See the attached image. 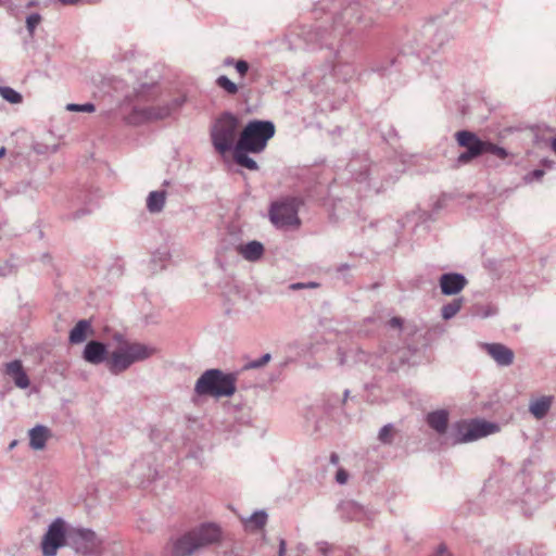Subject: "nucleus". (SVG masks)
I'll return each mask as SVG.
<instances>
[{"instance_id":"obj_1","label":"nucleus","mask_w":556,"mask_h":556,"mask_svg":"<svg viewBox=\"0 0 556 556\" xmlns=\"http://www.w3.org/2000/svg\"><path fill=\"white\" fill-rule=\"evenodd\" d=\"M362 2H372V0H357L348 5H343L342 0L320 1L316 4L314 13L316 16L324 13L326 16L312 29L303 31L304 41L307 46L314 48H327L334 50L337 63L340 62V47L345 41V36L356 30L367 28L372 25L374 17L359 13Z\"/></svg>"},{"instance_id":"obj_2","label":"nucleus","mask_w":556,"mask_h":556,"mask_svg":"<svg viewBox=\"0 0 556 556\" xmlns=\"http://www.w3.org/2000/svg\"><path fill=\"white\" fill-rule=\"evenodd\" d=\"M222 528L214 522H203L185 532L173 542L172 556H191L192 554L220 543Z\"/></svg>"},{"instance_id":"obj_3","label":"nucleus","mask_w":556,"mask_h":556,"mask_svg":"<svg viewBox=\"0 0 556 556\" xmlns=\"http://www.w3.org/2000/svg\"><path fill=\"white\" fill-rule=\"evenodd\" d=\"M237 375L212 368L205 370L197 380L194 392L199 396L229 397L235 394Z\"/></svg>"},{"instance_id":"obj_4","label":"nucleus","mask_w":556,"mask_h":556,"mask_svg":"<svg viewBox=\"0 0 556 556\" xmlns=\"http://www.w3.org/2000/svg\"><path fill=\"white\" fill-rule=\"evenodd\" d=\"M276 127L271 121L252 119L243 127L236 144L247 148L253 154L261 153L275 136Z\"/></svg>"},{"instance_id":"obj_5","label":"nucleus","mask_w":556,"mask_h":556,"mask_svg":"<svg viewBox=\"0 0 556 556\" xmlns=\"http://www.w3.org/2000/svg\"><path fill=\"white\" fill-rule=\"evenodd\" d=\"M238 130L239 118L231 112L222 113L211 129V139L215 150L219 153L233 151Z\"/></svg>"},{"instance_id":"obj_6","label":"nucleus","mask_w":556,"mask_h":556,"mask_svg":"<svg viewBox=\"0 0 556 556\" xmlns=\"http://www.w3.org/2000/svg\"><path fill=\"white\" fill-rule=\"evenodd\" d=\"M456 443L471 442L480 438L496 433L500 426L496 422L472 419L470 421L462 420L453 425L452 428Z\"/></svg>"},{"instance_id":"obj_7","label":"nucleus","mask_w":556,"mask_h":556,"mask_svg":"<svg viewBox=\"0 0 556 556\" xmlns=\"http://www.w3.org/2000/svg\"><path fill=\"white\" fill-rule=\"evenodd\" d=\"M450 39V34L445 27H441L435 21L426 23L419 37L416 38V52L428 56V52L434 53Z\"/></svg>"},{"instance_id":"obj_8","label":"nucleus","mask_w":556,"mask_h":556,"mask_svg":"<svg viewBox=\"0 0 556 556\" xmlns=\"http://www.w3.org/2000/svg\"><path fill=\"white\" fill-rule=\"evenodd\" d=\"M298 213L299 201L288 198L270 205L269 218L279 228L298 227L301 224Z\"/></svg>"},{"instance_id":"obj_9","label":"nucleus","mask_w":556,"mask_h":556,"mask_svg":"<svg viewBox=\"0 0 556 556\" xmlns=\"http://www.w3.org/2000/svg\"><path fill=\"white\" fill-rule=\"evenodd\" d=\"M455 138L458 146L466 149L458 155L457 165L469 164L472 160L485 154L486 140L480 139L477 134L470 130H459L455 134Z\"/></svg>"},{"instance_id":"obj_10","label":"nucleus","mask_w":556,"mask_h":556,"mask_svg":"<svg viewBox=\"0 0 556 556\" xmlns=\"http://www.w3.org/2000/svg\"><path fill=\"white\" fill-rule=\"evenodd\" d=\"M66 529L62 518L54 519L48 527L41 542L43 556H55L58 549L65 545Z\"/></svg>"},{"instance_id":"obj_11","label":"nucleus","mask_w":556,"mask_h":556,"mask_svg":"<svg viewBox=\"0 0 556 556\" xmlns=\"http://www.w3.org/2000/svg\"><path fill=\"white\" fill-rule=\"evenodd\" d=\"M72 544L76 553L87 556L98 549L100 541L92 530L78 529L72 538Z\"/></svg>"},{"instance_id":"obj_12","label":"nucleus","mask_w":556,"mask_h":556,"mask_svg":"<svg viewBox=\"0 0 556 556\" xmlns=\"http://www.w3.org/2000/svg\"><path fill=\"white\" fill-rule=\"evenodd\" d=\"M482 349L502 367L514 363L515 354L511 349L502 343H482Z\"/></svg>"},{"instance_id":"obj_13","label":"nucleus","mask_w":556,"mask_h":556,"mask_svg":"<svg viewBox=\"0 0 556 556\" xmlns=\"http://www.w3.org/2000/svg\"><path fill=\"white\" fill-rule=\"evenodd\" d=\"M441 292L444 295H455L467 285V279L459 273H446L439 279Z\"/></svg>"},{"instance_id":"obj_14","label":"nucleus","mask_w":556,"mask_h":556,"mask_svg":"<svg viewBox=\"0 0 556 556\" xmlns=\"http://www.w3.org/2000/svg\"><path fill=\"white\" fill-rule=\"evenodd\" d=\"M108 345L98 340H90L83 351V358L92 365L103 363L108 357Z\"/></svg>"},{"instance_id":"obj_15","label":"nucleus","mask_w":556,"mask_h":556,"mask_svg":"<svg viewBox=\"0 0 556 556\" xmlns=\"http://www.w3.org/2000/svg\"><path fill=\"white\" fill-rule=\"evenodd\" d=\"M132 364L134 362L124 345L111 354L108 361V368L111 374L119 375L127 370Z\"/></svg>"},{"instance_id":"obj_16","label":"nucleus","mask_w":556,"mask_h":556,"mask_svg":"<svg viewBox=\"0 0 556 556\" xmlns=\"http://www.w3.org/2000/svg\"><path fill=\"white\" fill-rule=\"evenodd\" d=\"M337 510L340 517L348 521H359L366 516L365 508L353 500L341 501Z\"/></svg>"},{"instance_id":"obj_17","label":"nucleus","mask_w":556,"mask_h":556,"mask_svg":"<svg viewBox=\"0 0 556 556\" xmlns=\"http://www.w3.org/2000/svg\"><path fill=\"white\" fill-rule=\"evenodd\" d=\"M5 374L10 376L14 380L15 386L21 389H26L30 384L29 378L23 368L22 362L18 359H14L5 364Z\"/></svg>"},{"instance_id":"obj_18","label":"nucleus","mask_w":556,"mask_h":556,"mask_svg":"<svg viewBox=\"0 0 556 556\" xmlns=\"http://www.w3.org/2000/svg\"><path fill=\"white\" fill-rule=\"evenodd\" d=\"M427 425L439 434H444L448 427V412L438 409L430 412L426 416Z\"/></svg>"},{"instance_id":"obj_19","label":"nucleus","mask_w":556,"mask_h":556,"mask_svg":"<svg viewBox=\"0 0 556 556\" xmlns=\"http://www.w3.org/2000/svg\"><path fill=\"white\" fill-rule=\"evenodd\" d=\"M93 334L91 321L88 319H80L70 331L68 341L71 344H79L87 340L89 336Z\"/></svg>"},{"instance_id":"obj_20","label":"nucleus","mask_w":556,"mask_h":556,"mask_svg":"<svg viewBox=\"0 0 556 556\" xmlns=\"http://www.w3.org/2000/svg\"><path fill=\"white\" fill-rule=\"evenodd\" d=\"M555 397L553 395H543L530 401L529 412L538 420L543 419L549 412Z\"/></svg>"},{"instance_id":"obj_21","label":"nucleus","mask_w":556,"mask_h":556,"mask_svg":"<svg viewBox=\"0 0 556 556\" xmlns=\"http://www.w3.org/2000/svg\"><path fill=\"white\" fill-rule=\"evenodd\" d=\"M125 348L128 351L134 364L137 362L146 361L157 352L154 346L139 342L126 343Z\"/></svg>"},{"instance_id":"obj_22","label":"nucleus","mask_w":556,"mask_h":556,"mask_svg":"<svg viewBox=\"0 0 556 556\" xmlns=\"http://www.w3.org/2000/svg\"><path fill=\"white\" fill-rule=\"evenodd\" d=\"M237 251L245 261L257 262L264 255V245L260 241L253 240L238 245Z\"/></svg>"},{"instance_id":"obj_23","label":"nucleus","mask_w":556,"mask_h":556,"mask_svg":"<svg viewBox=\"0 0 556 556\" xmlns=\"http://www.w3.org/2000/svg\"><path fill=\"white\" fill-rule=\"evenodd\" d=\"M49 435L50 430L46 426H35L29 430V446L35 451L45 448Z\"/></svg>"},{"instance_id":"obj_24","label":"nucleus","mask_w":556,"mask_h":556,"mask_svg":"<svg viewBox=\"0 0 556 556\" xmlns=\"http://www.w3.org/2000/svg\"><path fill=\"white\" fill-rule=\"evenodd\" d=\"M249 153H251L250 150L243 147L240 148V146L236 144L233 148V160L239 166L250 170H257L258 165L255 160L249 156Z\"/></svg>"},{"instance_id":"obj_25","label":"nucleus","mask_w":556,"mask_h":556,"mask_svg":"<svg viewBox=\"0 0 556 556\" xmlns=\"http://www.w3.org/2000/svg\"><path fill=\"white\" fill-rule=\"evenodd\" d=\"M185 102H186L185 97L174 98L166 105L153 109L154 110L153 115L155 118H161V119L169 117L173 113L178 111L184 105Z\"/></svg>"},{"instance_id":"obj_26","label":"nucleus","mask_w":556,"mask_h":556,"mask_svg":"<svg viewBox=\"0 0 556 556\" xmlns=\"http://www.w3.org/2000/svg\"><path fill=\"white\" fill-rule=\"evenodd\" d=\"M166 192L164 190L151 191L147 199V208L150 213H160L165 205Z\"/></svg>"},{"instance_id":"obj_27","label":"nucleus","mask_w":556,"mask_h":556,"mask_svg":"<svg viewBox=\"0 0 556 556\" xmlns=\"http://www.w3.org/2000/svg\"><path fill=\"white\" fill-rule=\"evenodd\" d=\"M463 304L464 299L457 298L452 300L450 303L443 305L441 308L442 318L445 320L453 318L460 311Z\"/></svg>"},{"instance_id":"obj_28","label":"nucleus","mask_w":556,"mask_h":556,"mask_svg":"<svg viewBox=\"0 0 556 556\" xmlns=\"http://www.w3.org/2000/svg\"><path fill=\"white\" fill-rule=\"evenodd\" d=\"M350 172L355 176V180L358 182L367 181V179L375 173H378L377 164L366 166L364 170L356 173L355 162L349 164Z\"/></svg>"},{"instance_id":"obj_29","label":"nucleus","mask_w":556,"mask_h":556,"mask_svg":"<svg viewBox=\"0 0 556 556\" xmlns=\"http://www.w3.org/2000/svg\"><path fill=\"white\" fill-rule=\"evenodd\" d=\"M396 435V430L393 424L384 425L378 432V440L381 444L391 445Z\"/></svg>"},{"instance_id":"obj_30","label":"nucleus","mask_w":556,"mask_h":556,"mask_svg":"<svg viewBox=\"0 0 556 556\" xmlns=\"http://www.w3.org/2000/svg\"><path fill=\"white\" fill-rule=\"evenodd\" d=\"M216 85L229 96H235L239 90V85L230 80L225 75L217 77Z\"/></svg>"},{"instance_id":"obj_31","label":"nucleus","mask_w":556,"mask_h":556,"mask_svg":"<svg viewBox=\"0 0 556 556\" xmlns=\"http://www.w3.org/2000/svg\"><path fill=\"white\" fill-rule=\"evenodd\" d=\"M485 153H489L502 161H505L510 155V153L505 148L500 147L489 140H486Z\"/></svg>"},{"instance_id":"obj_32","label":"nucleus","mask_w":556,"mask_h":556,"mask_svg":"<svg viewBox=\"0 0 556 556\" xmlns=\"http://www.w3.org/2000/svg\"><path fill=\"white\" fill-rule=\"evenodd\" d=\"M0 94L5 101L12 104L21 103L23 100L22 94L11 87H0Z\"/></svg>"},{"instance_id":"obj_33","label":"nucleus","mask_w":556,"mask_h":556,"mask_svg":"<svg viewBox=\"0 0 556 556\" xmlns=\"http://www.w3.org/2000/svg\"><path fill=\"white\" fill-rule=\"evenodd\" d=\"M254 526V529H262L267 521V514L264 510H257L252 514L248 520Z\"/></svg>"},{"instance_id":"obj_34","label":"nucleus","mask_w":556,"mask_h":556,"mask_svg":"<svg viewBox=\"0 0 556 556\" xmlns=\"http://www.w3.org/2000/svg\"><path fill=\"white\" fill-rule=\"evenodd\" d=\"M399 62V59H391L386 65H375L371 71L384 77L392 74V67H394Z\"/></svg>"},{"instance_id":"obj_35","label":"nucleus","mask_w":556,"mask_h":556,"mask_svg":"<svg viewBox=\"0 0 556 556\" xmlns=\"http://www.w3.org/2000/svg\"><path fill=\"white\" fill-rule=\"evenodd\" d=\"M66 110L70 112H87L92 113L96 111V106L93 103L87 102L84 104H77V103H68L66 105Z\"/></svg>"},{"instance_id":"obj_36","label":"nucleus","mask_w":556,"mask_h":556,"mask_svg":"<svg viewBox=\"0 0 556 556\" xmlns=\"http://www.w3.org/2000/svg\"><path fill=\"white\" fill-rule=\"evenodd\" d=\"M40 22L41 15L39 13H31L26 17V28L31 37Z\"/></svg>"},{"instance_id":"obj_37","label":"nucleus","mask_w":556,"mask_h":556,"mask_svg":"<svg viewBox=\"0 0 556 556\" xmlns=\"http://www.w3.org/2000/svg\"><path fill=\"white\" fill-rule=\"evenodd\" d=\"M271 358V355L269 353H266L262 355L258 359H254L250 362L248 365H245V368H261L265 364H267Z\"/></svg>"},{"instance_id":"obj_38","label":"nucleus","mask_w":556,"mask_h":556,"mask_svg":"<svg viewBox=\"0 0 556 556\" xmlns=\"http://www.w3.org/2000/svg\"><path fill=\"white\" fill-rule=\"evenodd\" d=\"M235 68L237 71V73L239 74V76L241 78H243L250 70V64L245 60H238L235 63Z\"/></svg>"},{"instance_id":"obj_39","label":"nucleus","mask_w":556,"mask_h":556,"mask_svg":"<svg viewBox=\"0 0 556 556\" xmlns=\"http://www.w3.org/2000/svg\"><path fill=\"white\" fill-rule=\"evenodd\" d=\"M544 174L545 173L543 169H540V168L533 169L532 172L528 173L525 176V181L530 184V182L540 180L544 176Z\"/></svg>"},{"instance_id":"obj_40","label":"nucleus","mask_w":556,"mask_h":556,"mask_svg":"<svg viewBox=\"0 0 556 556\" xmlns=\"http://www.w3.org/2000/svg\"><path fill=\"white\" fill-rule=\"evenodd\" d=\"M91 211H92V210H91V208H89V207H81V208H79V210H77V211H75V212L71 213V214L67 216V218H68V219L76 220V219H79V218H81V217H84V216H86V215L90 214V213H91Z\"/></svg>"},{"instance_id":"obj_41","label":"nucleus","mask_w":556,"mask_h":556,"mask_svg":"<svg viewBox=\"0 0 556 556\" xmlns=\"http://www.w3.org/2000/svg\"><path fill=\"white\" fill-rule=\"evenodd\" d=\"M429 556H453L445 544H440Z\"/></svg>"},{"instance_id":"obj_42","label":"nucleus","mask_w":556,"mask_h":556,"mask_svg":"<svg viewBox=\"0 0 556 556\" xmlns=\"http://www.w3.org/2000/svg\"><path fill=\"white\" fill-rule=\"evenodd\" d=\"M15 266L9 262L0 266V277H5L14 271Z\"/></svg>"},{"instance_id":"obj_43","label":"nucleus","mask_w":556,"mask_h":556,"mask_svg":"<svg viewBox=\"0 0 556 556\" xmlns=\"http://www.w3.org/2000/svg\"><path fill=\"white\" fill-rule=\"evenodd\" d=\"M348 479H349V473L344 469L340 468L336 475L337 483L345 484L348 482Z\"/></svg>"},{"instance_id":"obj_44","label":"nucleus","mask_w":556,"mask_h":556,"mask_svg":"<svg viewBox=\"0 0 556 556\" xmlns=\"http://www.w3.org/2000/svg\"><path fill=\"white\" fill-rule=\"evenodd\" d=\"M317 549L318 552H320L321 554L326 555L329 551L332 549V545H330L328 542L326 541H320L317 543Z\"/></svg>"},{"instance_id":"obj_45","label":"nucleus","mask_w":556,"mask_h":556,"mask_svg":"<svg viewBox=\"0 0 556 556\" xmlns=\"http://www.w3.org/2000/svg\"><path fill=\"white\" fill-rule=\"evenodd\" d=\"M403 319L401 317H392L389 320V326L392 328H402Z\"/></svg>"},{"instance_id":"obj_46","label":"nucleus","mask_w":556,"mask_h":556,"mask_svg":"<svg viewBox=\"0 0 556 556\" xmlns=\"http://www.w3.org/2000/svg\"><path fill=\"white\" fill-rule=\"evenodd\" d=\"M286 549H287V543L283 539H280L279 540V551H278V556H285L286 555Z\"/></svg>"},{"instance_id":"obj_47","label":"nucleus","mask_w":556,"mask_h":556,"mask_svg":"<svg viewBox=\"0 0 556 556\" xmlns=\"http://www.w3.org/2000/svg\"><path fill=\"white\" fill-rule=\"evenodd\" d=\"M291 290H301L306 289V285L304 282H294L290 285Z\"/></svg>"},{"instance_id":"obj_48","label":"nucleus","mask_w":556,"mask_h":556,"mask_svg":"<svg viewBox=\"0 0 556 556\" xmlns=\"http://www.w3.org/2000/svg\"><path fill=\"white\" fill-rule=\"evenodd\" d=\"M63 5H75L79 3L81 0H58Z\"/></svg>"},{"instance_id":"obj_49","label":"nucleus","mask_w":556,"mask_h":556,"mask_svg":"<svg viewBox=\"0 0 556 556\" xmlns=\"http://www.w3.org/2000/svg\"><path fill=\"white\" fill-rule=\"evenodd\" d=\"M330 463L332 465H338L339 464V455L337 453L332 452L330 454Z\"/></svg>"},{"instance_id":"obj_50","label":"nucleus","mask_w":556,"mask_h":556,"mask_svg":"<svg viewBox=\"0 0 556 556\" xmlns=\"http://www.w3.org/2000/svg\"><path fill=\"white\" fill-rule=\"evenodd\" d=\"M236 62H237V61H236L233 58H230V56H229V58H226V59L224 60V65H225V66H235V63H236Z\"/></svg>"},{"instance_id":"obj_51","label":"nucleus","mask_w":556,"mask_h":556,"mask_svg":"<svg viewBox=\"0 0 556 556\" xmlns=\"http://www.w3.org/2000/svg\"><path fill=\"white\" fill-rule=\"evenodd\" d=\"M378 166V173H375L372 174L367 180H368V186L370 187L371 186V181L374 180V177L372 176H380V170H381V167L379 165ZM382 170H386V167H382Z\"/></svg>"},{"instance_id":"obj_52","label":"nucleus","mask_w":556,"mask_h":556,"mask_svg":"<svg viewBox=\"0 0 556 556\" xmlns=\"http://www.w3.org/2000/svg\"><path fill=\"white\" fill-rule=\"evenodd\" d=\"M305 285H306V288H317V287H319V283L314 282V281L307 282Z\"/></svg>"},{"instance_id":"obj_53","label":"nucleus","mask_w":556,"mask_h":556,"mask_svg":"<svg viewBox=\"0 0 556 556\" xmlns=\"http://www.w3.org/2000/svg\"><path fill=\"white\" fill-rule=\"evenodd\" d=\"M523 480H525V475H518V476L516 477L515 482H517V483H523Z\"/></svg>"},{"instance_id":"obj_54","label":"nucleus","mask_w":556,"mask_h":556,"mask_svg":"<svg viewBox=\"0 0 556 556\" xmlns=\"http://www.w3.org/2000/svg\"><path fill=\"white\" fill-rule=\"evenodd\" d=\"M114 340L117 341V342H122L123 341V334L121 333H115L114 334Z\"/></svg>"},{"instance_id":"obj_55","label":"nucleus","mask_w":556,"mask_h":556,"mask_svg":"<svg viewBox=\"0 0 556 556\" xmlns=\"http://www.w3.org/2000/svg\"><path fill=\"white\" fill-rule=\"evenodd\" d=\"M349 395H350V390H348V389H346V390H344V392H343V402H345V401H346V399L349 397Z\"/></svg>"},{"instance_id":"obj_56","label":"nucleus","mask_w":556,"mask_h":556,"mask_svg":"<svg viewBox=\"0 0 556 556\" xmlns=\"http://www.w3.org/2000/svg\"><path fill=\"white\" fill-rule=\"evenodd\" d=\"M5 152L7 150L4 147L0 148V159L5 155Z\"/></svg>"},{"instance_id":"obj_57","label":"nucleus","mask_w":556,"mask_h":556,"mask_svg":"<svg viewBox=\"0 0 556 556\" xmlns=\"http://www.w3.org/2000/svg\"><path fill=\"white\" fill-rule=\"evenodd\" d=\"M552 149L556 153V138H554L552 141Z\"/></svg>"},{"instance_id":"obj_58","label":"nucleus","mask_w":556,"mask_h":556,"mask_svg":"<svg viewBox=\"0 0 556 556\" xmlns=\"http://www.w3.org/2000/svg\"><path fill=\"white\" fill-rule=\"evenodd\" d=\"M16 444H17V441H15V440H14V441H12V442L10 443V446H9V447H10V450H12L13 447H15V445H16Z\"/></svg>"},{"instance_id":"obj_59","label":"nucleus","mask_w":556,"mask_h":556,"mask_svg":"<svg viewBox=\"0 0 556 556\" xmlns=\"http://www.w3.org/2000/svg\"><path fill=\"white\" fill-rule=\"evenodd\" d=\"M526 495H527V494H525V495H523V497H522V498H520V500H521V502H523V503H528V498L526 497Z\"/></svg>"}]
</instances>
